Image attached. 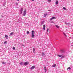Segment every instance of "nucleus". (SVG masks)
Masks as SVG:
<instances>
[{
	"label": "nucleus",
	"mask_w": 73,
	"mask_h": 73,
	"mask_svg": "<svg viewBox=\"0 0 73 73\" xmlns=\"http://www.w3.org/2000/svg\"><path fill=\"white\" fill-rule=\"evenodd\" d=\"M56 64H54L52 65V66L53 68H54L55 67H56Z\"/></svg>",
	"instance_id": "nucleus-8"
},
{
	"label": "nucleus",
	"mask_w": 73,
	"mask_h": 73,
	"mask_svg": "<svg viewBox=\"0 0 73 73\" xmlns=\"http://www.w3.org/2000/svg\"><path fill=\"white\" fill-rule=\"evenodd\" d=\"M43 30L44 31H45V25H44L43 26Z\"/></svg>",
	"instance_id": "nucleus-7"
},
{
	"label": "nucleus",
	"mask_w": 73,
	"mask_h": 73,
	"mask_svg": "<svg viewBox=\"0 0 73 73\" xmlns=\"http://www.w3.org/2000/svg\"><path fill=\"white\" fill-rule=\"evenodd\" d=\"M2 63L3 64H6V62H2Z\"/></svg>",
	"instance_id": "nucleus-15"
},
{
	"label": "nucleus",
	"mask_w": 73,
	"mask_h": 73,
	"mask_svg": "<svg viewBox=\"0 0 73 73\" xmlns=\"http://www.w3.org/2000/svg\"><path fill=\"white\" fill-rule=\"evenodd\" d=\"M68 69L70 70V69H71V68H70V67H68L67 68V70H68Z\"/></svg>",
	"instance_id": "nucleus-14"
},
{
	"label": "nucleus",
	"mask_w": 73,
	"mask_h": 73,
	"mask_svg": "<svg viewBox=\"0 0 73 73\" xmlns=\"http://www.w3.org/2000/svg\"><path fill=\"white\" fill-rule=\"evenodd\" d=\"M58 1H56V5L58 4Z\"/></svg>",
	"instance_id": "nucleus-16"
},
{
	"label": "nucleus",
	"mask_w": 73,
	"mask_h": 73,
	"mask_svg": "<svg viewBox=\"0 0 73 73\" xmlns=\"http://www.w3.org/2000/svg\"><path fill=\"white\" fill-rule=\"evenodd\" d=\"M22 46H25L23 44L22 45Z\"/></svg>",
	"instance_id": "nucleus-30"
},
{
	"label": "nucleus",
	"mask_w": 73,
	"mask_h": 73,
	"mask_svg": "<svg viewBox=\"0 0 73 73\" xmlns=\"http://www.w3.org/2000/svg\"><path fill=\"white\" fill-rule=\"evenodd\" d=\"M13 33H14L13 32L11 33H10V35L11 36V35H13Z\"/></svg>",
	"instance_id": "nucleus-13"
},
{
	"label": "nucleus",
	"mask_w": 73,
	"mask_h": 73,
	"mask_svg": "<svg viewBox=\"0 0 73 73\" xmlns=\"http://www.w3.org/2000/svg\"><path fill=\"white\" fill-rule=\"evenodd\" d=\"M48 1L49 2H51V0H48Z\"/></svg>",
	"instance_id": "nucleus-28"
},
{
	"label": "nucleus",
	"mask_w": 73,
	"mask_h": 73,
	"mask_svg": "<svg viewBox=\"0 0 73 73\" xmlns=\"http://www.w3.org/2000/svg\"><path fill=\"white\" fill-rule=\"evenodd\" d=\"M7 42H7V41H5L4 42V44H7Z\"/></svg>",
	"instance_id": "nucleus-11"
},
{
	"label": "nucleus",
	"mask_w": 73,
	"mask_h": 73,
	"mask_svg": "<svg viewBox=\"0 0 73 73\" xmlns=\"http://www.w3.org/2000/svg\"><path fill=\"white\" fill-rule=\"evenodd\" d=\"M5 4H6V2H4V4H3L4 6H5Z\"/></svg>",
	"instance_id": "nucleus-20"
},
{
	"label": "nucleus",
	"mask_w": 73,
	"mask_h": 73,
	"mask_svg": "<svg viewBox=\"0 0 73 73\" xmlns=\"http://www.w3.org/2000/svg\"><path fill=\"white\" fill-rule=\"evenodd\" d=\"M55 26L56 27V28H59V26L57 25H55Z\"/></svg>",
	"instance_id": "nucleus-17"
},
{
	"label": "nucleus",
	"mask_w": 73,
	"mask_h": 73,
	"mask_svg": "<svg viewBox=\"0 0 73 73\" xmlns=\"http://www.w3.org/2000/svg\"><path fill=\"white\" fill-rule=\"evenodd\" d=\"M42 56H44L45 55V54L43 52L42 53Z\"/></svg>",
	"instance_id": "nucleus-12"
},
{
	"label": "nucleus",
	"mask_w": 73,
	"mask_h": 73,
	"mask_svg": "<svg viewBox=\"0 0 73 73\" xmlns=\"http://www.w3.org/2000/svg\"><path fill=\"white\" fill-rule=\"evenodd\" d=\"M27 34H29V31H27Z\"/></svg>",
	"instance_id": "nucleus-24"
},
{
	"label": "nucleus",
	"mask_w": 73,
	"mask_h": 73,
	"mask_svg": "<svg viewBox=\"0 0 73 73\" xmlns=\"http://www.w3.org/2000/svg\"><path fill=\"white\" fill-rule=\"evenodd\" d=\"M18 4V3H16V5H17Z\"/></svg>",
	"instance_id": "nucleus-33"
},
{
	"label": "nucleus",
	"mask_w": 73,
	"mask_h": 73,
	"mask_svg": "<svg viewBox=\"0 0 73 73\" xmlns=\"http://www.w3.org/2000/svg\"><path fill=\"white\" fill-rule=\"evenodd\" d=\"M35 0H32V1H34Z\"/></svg>",
	"instance_id": "nucleus-32"
},
{
	"label": "nucleus",
	"mask_w": 73,
	"mask_h": 73,
	"mask_svg": "<svg viewBox=\"0 0 73 73\" xmlns=\"http://www.w3.org/2000/svg\"><path fill=\"white\" fill-rule=\"evenodd\" d=\"M23 8H21L20 10V14H21V13H23Z\"/></svg>",
	"instance_id": "nucleus-4"
},
{
	"label": "nucleus",
	"mask_w": 73,
	"mask_h": 73,
	"mask_svg": "<svg viewBox=\"0 0 73 73\" xmlns=\"http://www.w3.org/2000/svg\"><path fill=\"white\" fill-rule=\"evenodd\" d=\"M48 31H49V29L47 28L46 31L47 32H48Z\"/></svg>",
	"instance_id": "nucleus-23"
},
{
	"label": "nucleus",
	"mask_w": 73,
	"mask_h": 73,
	"mask_svg": "<svg viewBox=\"0 0 73 73\" xmlns=\"http://www.w3.org/2000/svg\"><path fill=\"white\" fill-rule=\"evenodd\" d=\"M63 34H64V36H65V37H67L66 35V34H65V33H64Z\"/></svg>",
	"instance_id": "nucleus-18"
},
{
	"label": "nucleus",
	"mask_w": 73,
	"mask_h": 73,
	"mask_svg": "<svg viewBox=\"0 0 73 73\" xmlns=\"http://www.w3.org/2000/svg\"><path fill=\"white\" fill-rule=\"evenodd\" d=\"M64 57H65V56L64 55V56H62L61 58H64Z\"/></svg>",
	"instance_id": "nucleus-22"
},
{
	"label": "nucleus",
	"mask_w": 73,
	"mask_h": 73,
	"mask_svg": "<svg viewBox=\"0 0 73 73\" xmlns=\"http://www.w3.org/2000/svg\"><path fill=\"white\" fill-rule=\"evenodd\" d=\"M56 19V18L55 17H53L52 18H51L50 20H52L53 19Z\"/></svg>",
	"instance_id": "nucleus-6"
},
{
	"label": "nucleus",
	"mask_w": 73,
	"mask_h": 73,
	"mask_svg": "<svg viewBox=\"0 0 73 73\" xmlns=\"http://www.w3.org/2000/svg\"><path fill=\"white\" fill-rule=\"evenodd\" d=\"M47 15L46 14L44 15V16H45V17H46V16Z\"/></svg>",
	"instance_id": "nucleus-27"
},
{
	"label": "nucleus",
	"mask_w": 73,
	"mask_h": 73,
	"mask_svg": "<svg viewBox=\"0 0 73 73\" xmlns=\"http://www.w3.org/2000/svg\"><path fill=\"white\" fill-rule=\"evenodd\" d=\"M44 70L45 72H46V67H44Z\"/></svg>",
	"instance_id": "nucleus-10"
},
{
	"label": "nucleus",
	"mask_w": 73,
	"mask_h": 73,
	"mask_svg": "<svg viewBox=\"0 0 73 73\" xmlns=\"http://www.w3.org/2000/svg\"><path fill=\"white\" fill-rule=\"evenodd\" d=\"M33 51H35V48H34L33 49Z\"/></svg>",
	"instance_id": "nucleus-29"
},
{
	"label": "nucleus",
	"mask_w": 73,
	"mask_h": 73,
	"mask_svg": "<svg viewBox=\"0 0 73 73\" xmlns=\"http://www.w3.org/2000/svg\"><path fill=\"white\" fill-rule=\"evenodd\" d=\"M32 33H31V35H32V38H33L34 37V31H32Z\"/></svg>",
	"instance_id": "nucleus-1"
},
{
	"label": "nucleus",
	"mask_w": 73,
	"mask_h": 73,
	"mask_svg": "<svg viewBox=\"0 0 73 73\" xmlns=\"http://www.w3.org/2000/svg\"><path fill=\"white\" fill-rule=\"evenodd\" d=\"M33 52L34 53H35V51H33Z\"/></svg>",
	"instance_id": "nucleus-31"
},
{
	"label": "nucleus",
	"mask_w": 73,
	"mask_h": 73,
	"mask_svg": "<svg viewBox=\"0 0 73 73\" xmlns=\"http://www.w3.org/2000/svg\"><path fill=\"white\" fill-rule=\"evenodd\" d=\"M63 9H66V8L65 7H63Z\"/></svg>",
	"instance_id": "nucleus-26"
},
{
	"label": "nucleus",
	"mask_w": 73,
	"mask_h": 73,
	"mask_svg": "<svg viewBox=\"0 0 73 73\" xmlns=\"http://www.w3.org/2000/svg\"><path fill=\"white\" fill-rule=\"evenodd\" d=\"M35 66H33L30 69H31V70H32V69H35Z\"/></svg>",
	"instance_id": "nucleus-3"
},
{
	"label": "nucleus",
	"mask_w": 73,
	"mask_h": 73,
	"mask_svg": "<svg viewBox=\"0 0 73 73\" xmlns=\"http://www.w3.org/2000/svg\"><path fill=\"white\" fill-rule=\"evenodd\" d=\"M17 1H19V0H17Z\"/></svg>",
	"instance_id": "nucleus-35"
},
{
	"label": "nucleus",
	"mask_w": 73,
	"mask_h": 73,
	"mask_svg": "<svg viewBox=\"0 0 73 73\" xmlns=\"http://www.w3.org/2000/svg\"><path fill=\"white\" fill-rule=\"evenodd\" d=\"M5 37L7 39H8V36L7 35H5Z\"/></svg>",
	"instance_id": "nucleus-9"
},
{
	"label": "nucleus",
	"mask_w": 73,
	"mask_h": 73,
	"mask_svg": "<svg viewBox=\"0 0 73 73\" xmlns=\"http://www.w3.org/2000/svg\"><path fill=\"white\" fill-rule=\"evenodd\" d=\"M28 64H29V62H25V63L24 64V65H25V66L27 65H28Z\"/></svg>",
	"instance_id": "nucleus-2"
},
{
	"label": "nucleus",
	"mask_w": 73,
	"mask_h": 73,
	"mask_svg": "<svg viewBox=\"0 0 73 73\" xmlns=\"http://www.w3.org/2000/svg\"><path fill=\"white\" fill-rule=\"evenodd\" d=\"M57 56H58V57H62V55H58Z\"/></svg>",
	"instance_id": "nucleus-19"
},
{
	"label": "nucleus",
	"mask_w": 73,
	"mask_h": 73,
	"mask_svg": "<svg viewBox=\"0 0 73 73\" xmlns=\"http://www.w3.org/2000/svg\"><path fill=\"white\" fill-rule=\"evenodd\" d=\"M48 11H50V10H48Z\"/></svg>",
	"instance_id": "nucleus-34"
},
{
	"label": "nucleus",
	"mask_w": 73,
	"mask_h": 73,
	"mask_svg": "<svg viewBox=\"0 0 73 73\" xmlns=\"http://www.w3.org/2000/svg\"><path fill=\"white\" fill-rule=\"evenodd\" d=\"M13 49L14 50H15V47H14L13 48Z\"/></svg>",
	"instance_id": "nucleus-25"
},
{
	"label": "nucleus",
	"mask_w": 73,
	"mask_h": 73,
	"mask_svg": "<svg viewBox=\"0 0 73 73\" xmlns=\"http://www.w3.org/2000/svg\"><path fill=\"white\" fill-rule=\"evenodd\" d=\"M19 64H20V65H23V62H21V63H19Z\"/></svg>",
	"instance_id": "nucleus-21"
},
{
	"label": "nucleus",
	"mask_w": 73,
	"mask_h": 73,
	"mask_svg": "<svg viewBox=\"0 0 73 73\" xmlns=\"http://www.w3.org/2000/svg\"><path fill=\"white\" fill-rule=\"evenodd\" d=\"M23 15L24 16H25V15H26V10H25L24 12L23 13Z\"/></svg>",
	"instance_id": "nucleus-5"
}]
</instances>
